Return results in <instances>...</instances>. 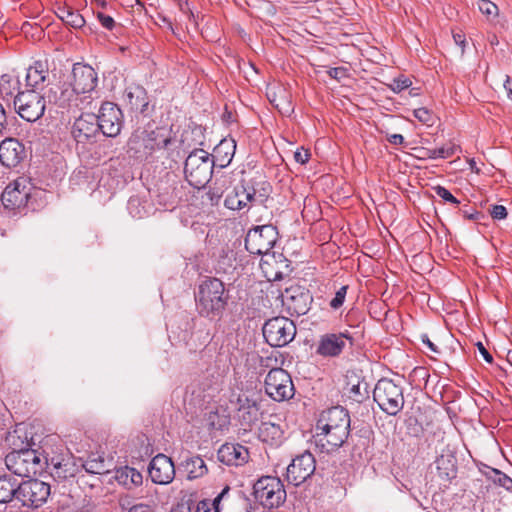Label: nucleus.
I'll list each match as a JSON object with an SVG mask.
<instances>
[{
	"instance_id": "35",
	"label": "nucleus",
	"mask_w": 512,
	"mask_h": 512,
	"mask_svg": "<svg viewBox=\"0 0 512 512\" xmlns=\"http://www.w3.org/2000/svg\"><path fill=\"white\" fill-rule=\"evenodd\" d=\"M84 469L91 474H106L110 471L109 465L101 456L93 455L83 464Z\"/></svg>"
},
{
	"instance_id": "8",
	"label": "nucleus",
	"mask_w": 512,
	"mask_h": 512,
	"mask_svg": "<svg viewBox=\"0 0 512 512\" xmlns=\"http://www.w3.org/2000/svg\"><path fill=\"white\" fill-rule=\"evenodd\" d=\"M373 398L388 415H397L404 406L403 389L390 379H380L373 391Z\"/></svg>"
},
{
	"instance_id": "33",
	"label": "nucleus",
	"mask_w": 512,
	"mask_h": 512,
	"mask_svg": "<svg viewBox=\"0 0 512 512\" xmlns=\"http://www.w3.org/2000/svg\"><path fill=\"white\" fill-rule=\"evenodd\" d=\"M18 481L7 475H0V503H8L16 498Z\"/></svg>"
},
{
	"instance_id": "44",
	"label": "nucleus",
	"mask_w": 512,
	"mask_h": 512,
	"mask_svg": "<svg viewBox=\"0 0 512 512\" xmlns=\"http://www.w3.org/2000/svg\"><path fill=\"white\" fill-rule=\"evenodd\" d=\"M96 17L104 28L108 30H112L114 28V19L110 15L105 14L104 11L97 10Z\"/></svg>"
},
{
	"instance_id": "49",
	"label": "nucleus",
	"mask_w": 512,
	"mask_h": 512,
	"mask_svg": "<svg viewBox=\"0 0 512 512\" xmlns=\"http://www.w3.org/2000/svg\"><path fill=\"white\" fill-rule=\"evenodd\" d=\"M328 74L331 78H334L336 80H341V79L347 77V70L343 67L331 68L328 71Z\"/></svg>"
},
{
	"instance_id": "11",
	"label": "nucleus",
	"mask_w": 512,
	"mask_h": 512,
	"mask_svg": "<svg viewBox=\"0 0 512 512\" xmlns=\"http://www.w3.org/2000/svg\"><path fill=\"white\" fill-rule=\"evenodd\" d=\"M265 393L274 401L291 399L295 388L290 374L282 368L271 369L264 379Z\"/></svg>"
},
{
	"instance_id": "22",
	"label": "nucleus",
	"mask_w": 512,
	"mask_h": 512,
	"mask_svg": "<svg viewBox=\"0 0 512 512\" xmlns=\"http://www.w3.org/2000/svg\"><path fill=\"white\" fill-rule=\"evenodd\" d=\"M282 304L290 315H304L310 309L312 298L308 293L287 289L282 295Z\"/></svg>"
},
{
	"instance_id": "55",
	"label": "nucleus",
	"mask_w": 512,
	"mask_h": 512,
	"mask_svg": "<svg viewBox=\"0 0 512 512\" xmlns=\"http://www.w3.org/2000/svg\"><path fill=\"white\" fill-rule=\"evenodd\" d=\"M504 88L507 92V97L512 101V80L510 79L509 76H506Z\"/></svg>"
},
{
	"instance_id": "20",
	"label": "nucleus",
	"mask_w": 512,
	"mask_h": 512,
	"mask_svg": "<svg viewBox=\"0 0 512 512\" xmlns=\"http://www.w3.org/2000/svg\"><path fill=\"white\" fill-rule=\"evenodd\" d=\"M348 336L343 333H327L317 343L316 354L328 358L339 356L346 347Z\"/></svg>"
},
{
	"instance_id": "54",
	"label": "nucleus",
	"mask_w": 512,
	"mask_h": 512,
	"mask_svg": "<svg viewBox=\"0 0 512 512\" xmlns=\"http://www.w3.org/2000/svg\"><path fill=\"white\" fill-rule=\"evenodd\" d=\"M128 512H153V509L149 505L138 504L131 507Z\"/></svg>"
},
{
	"instance_id": "18",
	"label": "nucleus",
	"mask_w": 512,
	"mask_h": 512,
	"mask_svg": "<svg viewBox=\"0 0 512 512\" xmlns=\"http://www.w3.org/2000/svg\"><path fill=\"white\" fill-rule=\"evenodd\" d=\"M149 476L156 484H169L175 477V466L172 460L164 454L156 455L149 464Z\"/></svg>"
},
{
	"instance_id": "59",
	"label": "nucleus",
	"mask_w": 512,
	"mask_h": 512,
	"mask_svg": "<svg viewBox=\"0 0 512 512\" xmlns=\"http://www.w3.org/2000/svg\"><path fill=\"white\" fill-rule=\"evenodd\" d=\"M94 2H95L97 9H100V8L105 9L107 6V3L105 0H94Z\"/></svg>"
},
{
	"instance_id": "46",
	"label": "nucleus",
	"mask_w": 512,
	"mask_h": 512,
	"mask_svg": "<svg viewBox=\"0 0 512 512\" xmlns=\"http://www.w3.org/2000/svg\"><path fill=\"white\" fill-rule=\"evenodd\" d=\"M494 472L496 475V477L494 478V482L506 489H510V487L512 486V479L498 470H494Z\"/></svg>"
},
{
	"instance_id": "42",
	"label": "nucleus",
	"mask_w": 512,
	"mask_h": 512,
	"mask_svg": "<svg viewBox=\"0 0 512 512\" xmlns=\"http://www.w3.org/2000/svg\"><path fill=\"white\" fill-rule=\"evenodd\" d=\"M411 85L412 81L408 77L401 75L392 80V82L389 84V88L395 93H400L401 91L409 88Z\"/></svg>"
},
{
	"instance_id": "14",
	"label": "nucleus",
	"mask_w": 512,
	"mask_h": 512,
	"mask_svg": "<svg viewBox=\"0 0 512 512\" xmlns=\"http://www.w3.org/2000/svg\"><path fill=\"white\" fill-rule=\"evenodd\" d=\"M278 232L273 225H262L250 229L245 238V248L251 254L267 255L277 241Z\"/></svg>"
},
{
	"instance_id": "50",
	"label": "nucleus",
	"mask_w": 512,
	"mask_h": 512,
	"mask_svg": "<svg viewBox=\"0 0 512 512\" xmlns=\"http://www.w3.org/2000/svg\"><path fill=\"white\" fill-rule=\"evenodd\" d=\"M222 189L220 188H210L207 192V196L212 204H217L222 196Z\"/></svg>"
},
{
	"instance_id": "24",
	"label": "nucleus",
	"mask_w": 512,
	"mask_h": 512,
	"mask_svg": "<svg viewBox=\"0 0 512 512\" xmlns=\"http://www.w3.org/2000/svg\"><path fill=\"white\" fill-rule=\"evenodd\" d=\"M218 460L228 466H240L248 461L249 452L240 444L225 443L217 452Z\"/></svg>"
},
{
	"instance_id": "45",
	"label": "nucleus",
	"mask_w": 512,
	"mask_h": 512,
	"mask_svg": "<svg viewBox=\"0 0 512 512\" xmlns=\"http://www.w3.org/2000/svg\"><path fill=\"white\" fill-rule=\"evenodd\" d=\"M434 191L437 194V196H439L440 198L447 202H450L455 205H458L460 203L445 187L436 186L434 188Z\"/></svg>"
},
{
	"instance_id": "3",
	"label": "nucleus",
	"mask_w": 512,
	"mask_h": 512,
	"mask_svg": "<svg viewBox=\"0 0 512 512\" xmlns=\"http://www.w3.org/2000/svg\"><path fill=\"white\" fill-rule=\"evenodd\" d=\"M53 441V438H47L41 447L44 468L59 481L73 477L78 470L74 457L61 442Z\"/></svg>"
},
{
	"instance_id": "41",
	"label": "nucleus",
	"mask_w": 512,
	"mask_h": 512,
	"mask_svg": "<svg viewBox=\"0 0 512 512\" xmlns=\"http://www.w3.org/2000/svg\"><path fill=\"white\" fill-rule=\"evenodd\" d=\"M347 290L348 285H343L338 290H336L334 297L329 302V306L332 310H338L343 306Z\"/></svg>"
},
{
	"instance_id": "9",
	"label": "nucleus",
	"mask_w": 512,
	"mask_h": 512,
	"mask_svg": "<svg viewBox=\"0 0 512 512\" xmlns=\"http://www.w3.org/2000/svg\"><path fill=\"white\" fill-rule=\"evenodd\" d=\"M14 107L22 119L34 122L43 116L46 102L40 91L27 89L15 96Z\"/></svg>"
},
{
	"instance_id": "40",
	"label": "nucleus",
	"mask_w": 512,
	"mask_h": 512,
	"mask_svg": "<svg viewBox=\"0 0 512 512\" xmlns=\"http://www.w3.org/2000/svg\"><path fill=\"white\" fill-rule=\"evenodd\" d=\"M457 150L458 147L450 143L440 148L430 150L429 153L431 158H449L453 156Z\"/></svg>"
},
{
	"instance_id": "23",
	"label": "nucleus",
	"mask_w": 512,
	"mask_h": 512,
	"mask_svg": "<svg viewBox=\"0 0 512 512\" xmlns=\"http://www.w3.org/2000/svg\"><path fill=\"white\" fill-rule=\"evenodd\" d=\"M260 268L268 281H278L283 279V268L287 270L288 263L282 254L276 256L275 253H270L262 256Z\"/></svg>"
},
{
	"instance_id": "30",
	"label": "nucleus",
	"mask_w": 512,
	"mask_h": 512,
	"mask_svg": "<svg viewBox=\"0 0 512 512\" xmlns=\"http://www.w3.org/2000/svg\"><path fill=\"white\" fill-rule=\"evenodd\" d=\"M125 99L132 110L144 112L148 107L146 90L140 85H130L125 90Z\"/></svg>"
},
{
	"instance_id": "15",
	"label": "nucleus",
	"mask_w": 512,
	"mask_h": 512,
	"mask_svg": "<svg viewBox=\"0 0 512 512\" xmlns=\"http://www.w3.org/2000/svg\"><path fill=\"white\" fill-rule=\"evenodd\" d=\"M50 495V486L40 480L32 479L23 483H18L16 499L23 506L38 508L42 506Z\"/></svg>"
},
{
	"instance_id": "64",
	"label": "nucleus",
	"mask_w": 512,
	"mask_h": 512,
	"mask_svg": "<svg viewBox=\"0 0 512 512\" xmlns=\"http://www.w3.org/2000/svg\"><path fill=\"white\" fill-rule=\"evenodd\" d=\"M358 389L359 388L357 386H353V388H352L353 391H358Z\"/></svg>"
},
{
	"instance_id": "5",
	"label": "nucleus",
	"mask_w": 512,
	"mask_h": 512,
	"mask_svg": "<svg viewBox=\"0 0 512 512\" xmlns=\"http://www.w3.org/2000/svg\"><path fill=\"white\" fill-rule=\"evenodd\" d=\"M9 471L20 477H33L44 469L41 452L34 449L13 450L5 457Z\"/></svg>"
},
{
	"instance_id": "25",
	"label": "nucleus",
	"mask_w": 512,
	"mask_h": 512,
	"mask_svg": "<svg viewBox=\"0 0 512 512\" xmlns=\"http://www.w3.org/2000/svg\"><path fill=\"white\" fill-rule=\"evenodd\" d=\"M267 97L282 115L289 116L293 113L292 95L285 87L281 85L270 87L267 91Z\"/></svg>"
},
{
	"instance_id": "38",
	"label": "nucleus",
	"mask_w": 512,
	"mask_h": 512,
	"mask_svg": "<svg viewBox=\"0 0 512 512\" xmlns=\"http://www.w3.org/2000/svg\"><path fill=\"white\" fill-rule=\"evenodd\" d=\"M280 435H281L280 427L273 423L264 422V423H262L261 427L259 428V436L264 442H268L270 436H271V439L274 440L276 438H279Z\"/></svg>"
},
{
	"instance_id": "4",
	"label": "nucleus",
	"mask_w": 512,
	"mask_h": 512,
	"mask_svg": "<svg viewBox=\"0 0 512 512\" xmlns=\"http://www.w3.org/2000/svg\"><path fill=\"white\" fill-rule=\"evenodd\" d=\"M98 83L96 71L86 64L76 63L72 69V81L64 84L55 101L60 106H77V96L93 92Z\"/></svg>"
},
{
	"instance_id": "27",
	"label": "nucleus",
	"mask_w": 512,
	"mask_h": 512,
	"mask_svg": "<svg viewBox=\"0 0 512 512\" xmlns=\"http://www.w3.org/2000/svg\"><path fill=\"white\" fill-rule=\"evenodd\" d=\"M48 76L49 68L47 62L41 60L35 61L34 64L27 69L26 86L41 92L46 86Z\"/></svg>"
},
{
	"instance_id": "51",
	"label": "nucleus",
	"mask_w": 512,
	"mask_h": 512,
	"mask_svg": "<svg viewBox=\"0 0 512 512\" xmlns=\"http://www.w3.org/2000/svg\"><path fill=\"white\" fill-rule=\"evenodd\" d=\"M480 354L483 356L484 360L488 363H492L493 357L492 355L487 351V349L484 347V345L481 342H478L476 344Z\"/></svg>"
},
{
	"instance_id": "28",
	"label": "nucleus",
	"mask_w": 512,
	"mask_h": 512,
	"mask_svg": "<svg viewBox=\"0 0 512 512\" xmlns=\"http://www.w3.org/2000/svg\"><path fill=\"white\" fill-rule=\"evenodd\" d=\"M238 404L239 420L243 426L251 427L258 421L259 418V407L257 403L245 395H240L238 397Z\"/></svg>"
},
{
	"instance_id": "17",
	"label": "nucleus",
	"mask_w": 512,
	"mask_h": 512,
	"mask_svg": "<svg viewBox=\"0 0 512 512\" xmlns=\"http://www.w3.org/2000/svg\"><path fill=\"white\" fill-rule=\"evenodd\" d=\"M96 117L105 136L116 137L120 133L123 123L122 112L114 103H103Z\"/></svg>"
},
{
	"instance_id": "56",
	"label": "nucleus",
	"mask_w": 512,
	"mask_h": 512,
	"mask_svg": "<svg viewBox=\"0 0 512 512\" xmlns=\"http://www.w3.org/2000/svg\"><path fill=\"white\" fill-rule=\"evenodd\" d=\"M422 341L432 352H439L437 346L433 342H431V340L427 336H423Z\"/></svg>"
},
{
	"instance_id": "13",
	"label": "nucleus",
	"mask_w": 512,
	"mask_h": 512,
	"mask_svg": "<svg viewBox=\"0 0 512 512\" xmlns=\"http://www.w3.org/2000/svg\"><path fill=\"white\" fill-rule=\"evenodd\" d=\"M296 335V327L292 320L286 317H274L263 326V336L273 347H283L290 343Z\"/></svg>"
},
{
	"instance_id": "21",
	"label": "nucleus",
	"mask_w": 512,
	"mask_h": 512,
	"mask_svg": "<svg viewBox=\"0 0 512 512\" xmlns=\"http://www.w3.org/2000/svg\"><path fill=\"white\" fill-rule=\"evenodd\" d=\"M225 207L230 210H243L249 209L255 204L252 195V188L250 183L242 181L239 185L226 196L224 201Z\"/></svg>"
},
{
	"instance_id": "19",
	"label": "nucleus",
	"mask_w": 512,
	"mask_h": 512,
	"mask_svg": "<svg viewBox=\"0 0 512 512\" xmlns=\"http://www.w3.org/2000/svg\"><path fill=\"white\" fill-rule=\"evenodd\" d=\"M100 127L95 114L87 113L78 117L72 126V135L78 143H85L99 134Z\"/></svg>"
},
{
	"instance_id": "16",
	"label": "nucleus",
	"mask_w": 512,
	"mask_h": 512,
	"mask_svg": "<svg viewBox=\"0 0 512 512\" xmlns=\"http://www.w3.org/2000/svg\"><path fill=\"white\" fill-rule=\"evenodd\" d=\"M315 469L316 462L313 454L304 452L294 458L287 467L286 479L290 484L299 486L314 474Z\"/></svg>"
},
{
	"instance_id": "61",
	"label": "nucleus",
	"mask_w": 512,
	"mask_h": 512,
	"mask_svg": "<svg viewBox=\"0 0 512 512\" xmlns=\"http://www.w3.org/2000/svg\"><path fill=\"white\" fill-rule=\"evenodd\" d=\"M17 433V430H15L13 433H9V436L7 437V440L11 442L15 438V434Z\"/></svg>"
},
{
	"instance_id": "52",
	"label": "nucleus",
	"mask_w": 512,
	"mask_h": 512,
	"mask_svg": "<svg viewBox=\"0 0 512 512\" xmlns=\"http://www.w3.org/2000/svg\"><path fill=\"white\" fill-rule=\"evenodd\" d=\"M453 39H454V42L461 47V50L462 52L464 51V47H465V35L459 31V32H454L453 33Z\"/></svg>"
},
{
	"instance_id": "32",
	"label": "nucleus",
	"mask_w": 512,
	"mask_h": 512,
	"mask_svg": "<svg viewBox=\"0 0 512 512\" xmlns=\"http://www.w3.org/2000/svg\"><path fill=\"white\" fill-rule=\"evenodd\" d=\"M182 467L186 472L187 478L189 480L203 477L208 473V468L204 460L198 455H193L186 458L182 462Z\"/></svg>"
},
{
	"instance_id": "1",
	"label": "nucleus",
	"mask_w": 512,
	"mask_h": 512,
	"mask_svg": "<svg viewBox=\"0 0 512 512\" xmlns=\"http://www.w3.org/2000/svg\"><path fill=\"white\" fill-rule=\"evenodd\" d=\"M315 438L327 450L335 449L345 442L350 431V417L343 407L335 406L323 411L316 423Z\"/></svg>"
},
{
	"instance_id": "58",
	"label": "nucleus",
	"mask_w": 512,
	"mask_h": 512,
	"mask_svg": "<svg viewBox=\"0 0 512 512\" xmlns=\"http://www.w3.org/2000/svg\"><path fill=\"white\" fill-rule=\"evenodd\" d=\"M170 512H191L190 511V507L185 505V504H181V505H177L176 507H174Z\"/></svg>"
},
{
	"instance_id": "29",
	"label": "nucleus",
	"mask_w": 512,
	"mask_h": 512,
	"mask_svg": "<svg viewBox=\"0 0 512 512\" xmlns=\"http://www.w3.org/2000/svg\"><path fill=\"white\" fill-rule=\"evenodd\" d=\"M235 150L236 143L233 139H223L214 148L213 154L210 155V157L214 160V165L217 164L220 167H226L232 161Z\"/></svg>"
},
{
	"instance_id": "62",
	"label": "nucleus",
	"mask_w": 512,
	"mask_h": 512,
	"mask_svg": "<svg viewBox=\"0 0 512 512\" xmlns=\"http://www.w3.org/2000/svg\"><path fill=\"white\" fill-rule=\"evenodd\" d=\"M475 164H476V163H475V161H474L473 159H472V160H470V167H471V169H474Z\"/></svg>"
},
{
	"instance_id": "48",
	"label": "nucleus",
	"mask_w": 512,
	"mask_h": 512,
	"mask_svg": "<svg viewBox=\"0 0 512 512\" xmlns=\"http://www.w3.org/2000/svg\"><path fill=\"white\" fill-rule=\"evenodd\" d=\"M491 216L497 220L504 219L507 216V210L503 205H494L491 209Z\"/></svg>"
},
{
	"instance_id": "57",
	"label": "nucleus",
	"mask_w": 512,
	"mask_h": 512,
	"mask_svg": "<svg viewBox=\"0 0 512 512\" xmlns=\"http://www.w3.org/2000/svg\"><path fill=\"white\" fill-rule=\"evenodd\" d=\"M5 123H6V114H5V110L2 106V104L0 103V134L2 133L4 127H5Z\"/></svg>"
},
{
	"instance_id": "47",
	"label": "nucleus",
	"mask_w": 512,
	"mask_h": 512,
	"mask_svg": "<svg viewBox=\"0 0 512 512\" xmlns=\"http://www.w3.org/2000/svg\"><path fill=\"white\" fill-rule=\"evenodd\" d=\"M310 158V152L307 149H304L303 147L300 149H297V151L294 153V159L297 163L305 164L308 162Z\"/></svg>"
},
{
	"instance_id": "53",
	"label": "nucleus",
	"mask_w": 512,
	"mask_h": 512,
	"mask_svg": "<svg viewBox=\"0 0 512 512\" xmlns=\"http://www.w3.org/2000/svg\"><path fill=\"white\" fill-rule=\"evenodd\" d=\"M387 140L392 145H402L404 143V137L401 134H390Z\"/></svg>"
},
{
	"instance_id": "10",
	"label": "nucleus",
	"mask_w": 512,
	"mask_h": 512,
	"mask_svg": "<svg viewBox=\"0 0 512 512\" xmlns=\"http://www.w3.org/2000/svg\"><path fill=\"white\" fill-rule=\"evenodd\" d=\"M34 187L30 179L18 177L9 183L1 195L5 209L16 212L24 209L32 196Z\"/></svg>"
},
{
	"instance_id": "7",
	"label": "nucleus",
	"mask_w": 512,
	"mask_h": 512,
	"mask_svg": "<svg viewBox=\"0 0 512 512\" xmlns=\"http://www.w3.org/2000/svg\"><path fill=\"white\" fill-rule=\"evenodd\" d=\"M255 500L264 508H277L286 500V490L278 477L264 476L253 486Z\"/></svg>"
},
{
	"instance_id": "31",
	"label": "nucleus",
	"mask_w": 512,
	"mask_h": 512,
	"mask_svg": "<svg viewBox=\"0 0 512 512\" xmlns=\"http://www.w3.org/2000/svg\"><path fill=\"white\" fill-rule=\"evenodd\" d=\"M115 479L120 485L129 490L140 486L143 482L142 474L137 469L129 466L118 468L115 472Z\"/></svg>"
},
{
	"instance_id": "60",
	"label": "nucleus",
	"mask_w": 512,
	"mask_h": 512,
	"mask_svg": "<svg viewBox=\"0 0 512 512\" xmlns=\"http://www.w3.org/2000/svg\"><path fill=\"white\" fill-rule=\"evenodd\" d=\"M4 82H9V76L3 75L0 80V87H2Z\"/></svg>"
},
{
	"instance_id": "6",
	"label": "nucleus",
	"mask_w": 512,
	"mask_h": 512,
	"mask_svg": "<svg viewBox=\"0 0 512 512\" xmlns=\"http://www.w3.org/2000/svg\"><path fill=\"white\" fill-rule=\"evenodd\" d=\"M214 160L203 149L192 151L185 161L184 173L189 184L195 188L204 187L211 179Z\"/></svg>"
},
{
	"instance_id": "63",
	"label": "nucleus",
	"mask_w": 512,
	"mask_h": 512,
	"mask_svg": "<svg viewBox=\"0 0 512 512\" xmlns=\"http://www.w3.org/2000/svg\"><path fill=\"white\" fill-rule=\"evenodd\" d=\"M135 202H136V200H130L129 201V207L131 208Z\"/></svg>"
},
{
	"instance_id": "34",
	"label": "nucleus",
	"mask_w": 512,
	"mask_h": 512,
	"mask_svg": "<svg viewBox=\"0 0 512 512\" xmlns=\"http://www.w3.org/2000/svg\"><path fill=\"white\" fill-rule=\"evenodd\" d=\"M59 18L67 25L73 28H81L85 24L84 17L71 7H61L58 9Z\"/></svg>"
},
{
	"instance_id": "39",
	"label": "nucleus",
	"mask_w": 512,
	"mask_h": 512,
	"mask_svg": "<svg viewBox=\"0 0 512 512\" xmlns=\"http://www.w3.org/2000/svg\"><path fill=\"white\" fill-rule=\"evenodd\" d=\"M478 9L488 19L496 18L499 12L497 5L490 0H480L478 2Z\"/></svg>"
},
{
	"instance_id": "43",
	"label": "nucleus",
	"mask_w": 512,
	"mask_h": 512,
	"mask_svg": "<svg viewBox=\"0 0 512 512\" xmlns=\"http://www.w3.org/2000/svg\"><path fill=\"white\" fill-rule=\"evenodd\" d=\"M413 115L423 124L428 126L433 124V113L425 107L417 108L413 111Z\"/></svg>"
},
{
	"instance_id": "2",
	"label": "nucleus",
	"mask_w": 512,
	"mask_h": 512,
	"mask_svg": "<svg viewBox=\"0 0 512 512\" xmlns=\"http://www.w3.org/2000/svg\"><path fill=\"white\" fill-rule=\"evenodd\" d=\"M195 301L201 316L211 319L219 317L228 301L224 283L217 278L203 280L195 293Z\"/></svg>"
},
{
	"instance_id": "12",
	"label": "nucleus",
	"mask_w": 512,
	"mask_h": 512,
	"mask_svg": "<svg viewBox=\"0 0 512 512\" xmlns=\"http://www.w3.org/2000/svg\"><path fill=\"white\" fill-rule=\"evenodd\" d=\"M170 142L163 128L136 131L129 139V146L137 153L148 156L157 150L164 149Z\"/></svg>"
},
{
	"instance_id": "36",
	"label": "nucleus",
	"mask_w": 512,
	"mask_h": 512,
	"mask_svg": "<svg viewBox=\"0 0 512 512\" xmlns=\"http://www.w3.org/2000/svg\"><path fill=\"white\" fill-rule=\"evenodd\" d=\"M230 487L223 488L221 493L211 502L209 500H202L197 504L195 512H220V502L229 493Z\"/></svg>"
},
{
	"instance_id": "26",
	"label": "nucleus",
	"mask_w": 512,
	"mask_h": 512,
	"mask_svg": "<svg viewBox=\"0 0 512 512\" xmlns=\"http://www.w3.org/2000/svg\"><path fill=\"white\" fill-rule=\"evenodd\" d=\"M24 153L23 145L15 139H5L0 144V161L6 167H15Z\"/></svg>"
},
{
	"instance_id": "37",
	"label": "nucleus",
	"mask_w": 512,
	"mask_h": 512,
	"mask_svg": "<svg viewBox=\"0 0 512 512\" xmlns=\"http://www.w3.org/2000/svg\"><path fill=\"white\" fill-rule=\"evenodd\" d=\"M255 204H263L270 195L271 186L268 182L262 181L256 185L250 184Z\"/></svg>"
}]
</instances>
